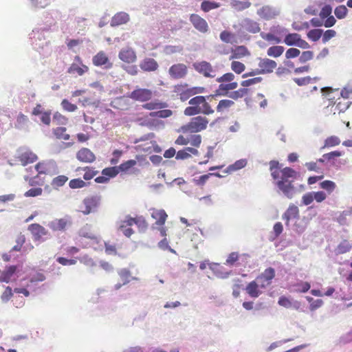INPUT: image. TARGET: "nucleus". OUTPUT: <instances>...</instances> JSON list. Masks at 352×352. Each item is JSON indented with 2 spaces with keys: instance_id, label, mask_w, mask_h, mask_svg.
Returning <instances> with one entry per match:
<instances>
[{
  "instance_id": "nucleus-1",
  "label": "nucleus",
  "mask_w": 352,
  "mask_h": 352,
  "mask_svg": "<svg viewBox=\"0 0 352 352\" xmlns=\"http://www.w3.org/2000/svg\"><path fill=\"white\" fill-rule=\"evenodd\" d=\"M270 170L280 190L288 198H292L295 192L293 182L298 176V172L290 167L280 169L278 162L274 160L270 161Z\"/></svg>"
},
{
  "instance_id": "nucleus-2",
  "label": "nucleus",
  "mask_w": 352,
  "mask_h": 352,
  "mask_svg": "<svg viewBox=\"0 0 352 352\" xmlns=\"http://www.w3.org/2000/svg\"><path fill=\"white\" fill-rule=\"evenodd\" d=\"M187 107L184 109V115L187 116H192L202 113L204 115H210L214 113V111L206 101V98L203 96H197L191 98Z\"/></svg>"
},
{
  "instance_id": "nucleus-3",
  "label": "nucleus",
  "mask_w": 352,
  "mask_h": 352,
  "mask_svg": "<svg viewBox=\"0 0 352 352\" xmlns=\"http://www.w3.org/2000/svg\"><path fill=\"white\" fill-rule=\"evenodd\" d=\"M209 120L202 116H197L190 119L187 124L182 125L179 131L183 133H196L206 129Z\"/></svg>"
},
{
  "instance_id": "nucleus-4",
  "label": "nucleus",
  "mask_w": 352,
  "mask_h": 352,
  "mask_svg": "<svg viewBox=\"0 0 352 352\" xmlns=\"http://www.w3.org/2000/svg\"><path fill=\"white\" fill-rule=\"evenodd\" d=\"M283 42L288 46L295 45L302 49H307L309 47V43L302 39L300 35L297 33L287 34Z\"/></svg>"
},
{
  "instance_id": "nucleus-5",
  "label": "nucleus",
  "mask_w": 352,
  "mask_h": 352,
  "mask_svg": "<svg viewBox=\"0 0 352 352\" xmlns=\"http://www.w3.org/2000/svg\"><path fill=\"white\" fill-rule=\"evenodd\" d=\"M152 90L146 88H137L129 94V98L139 102H147L153 98Z\"/></svg>"
},
{
  "instance_id": "nucleus-6",
  "label": "nucleus",
  "mask_w": 352,
  "mask_h": 352,
  "mask_svg": "<svg viewBox=\"0 0 352 352\" xmlns=\"http://www.w3.org/2000/svg\"><path fill=\"white\" fill-rule=\"evenodd\" d=\"M201 136L198 134H193L190 137L179 135L175 140V144L180 146H186L190 143L192 146L199 148L201 145Z\"/></svg>"
},
{
  "instance_id": "nucleus-7",
  "label": "nucleus",
  "mask_w": 352,
  "mask_h": 352,
  "mask_svg": "<svg viewBox=\"0 0 352 352\" xmlns=\"http://www.w3.org/2000/svg\"><path fill=\"white\" fill-rule=\"evenodd\" d=\"M134 224L138 226L139 231L142 232H145L148 226L146 220L142 216L131 217L128 215L126 217L122 227L132 226Z\"/></svg>"
},
{
  "instance_id": "nucleus-8",
  "label": "nucleus",
  "mask_w": 352,
  "mask_h": 352,
  "mask_svg": "<svg viewBox=\"0 0 352 352\" xmlns=\"http://www.w3.org/2000/svg\"><path fill=\"white\" fill-rule=\"evenodd\" d=\"M193 68L200 74L207 78L214 77V70L212 65L205 60L196 62L192 64Z\"/></svg>"
},
{
  "instance_id": "nucleus-9",
  "label": "nucleus",
  "mask_w": 352,
  "mask_h": 352,
  "mask_svg": "<svg viewBox=\"0 0 352 352\" xmlns=\"http://www.w3.org/2000/svg\"><path fill=\"white\" fill-rule=\"evenodd\" d=\"M168 74L173 79H182L188 74V67L184 63H176L170 67Z\"/></svg>"
},
{
  "instance_id": "nucleus-10",
  "label": "nucleus",
  "mask_w": 352,
  "mask_h": 352,
  "mask_svg": "<svg viewBox=\"0 0 352 352\" xmlns=\"http://www.w3.org/2000/svg\"><path fill=\"white\" fill-rule=\"evenodd\" d=\"M72 223L69 216H65L63 218L56 219L49 223V227L53 231H64L68 226Z\"/></svg>"
},
{
  "instance_id": "nucleus-11",
  "label": "nucleus",
  "mask_w": 352,
  "mask_h": 352,
  "mask_svg": "<svg viewBox=\"0 0 352 352\" xmlns=\"http://www.w3.org/2000/svg\"><path fill=\"white\" fill-rule=\"evenodd\" d=\"M189 20L193 27L199 32L206 33L208 31L209 27L207 21L199 14H191Z\"/></svg>"
},
{
  "instance_id": "nucleus-12",
  "label": "nucleus",
  "mask_w": 352,
  "mask_h": 352,
  "mask_svg": "<svg viewBox=\"0 0 352 352\" xmlns=\"http://www.w3.org/2000/svg\"><path fill=\"white\" fill-rule=\"evenodd\" d=\"M151 217L155 220V223L152 226L153 229L155 228V226H164L168 217V214H166L165 210L162 209L153 208L151 209Z\"/></svg>"
},
{
  "instance_id": "nucleus-13",
  "label": "nucleus",
  "mask_w": 352,
  "mask_h": 352,
  "mask_svg": "<svg viewBox=\"0 0 352 352\" xmlns=\"http://www.w3.org/2000/svg\"><path fill=\"white\" fill-rule=\"evenodd\" d=\"M277 63L275 60L270 58H261L258 63L259 73L270 74L276 69Z\"/></svg>"
},
{
  "instance_id": "nucleus-14",
  "label": "nucleus",
  "mask_w": 352,
  "mask_h": 352,
  "mask_svg": "<svg viewBox=\"0 0 352 352\" xmlns=\"http://www.w3.org/2000/svg\"><path fill=\"white\" fill-rule=\"evenodd\" d=\"M100 198L96 196L89 197L85 198L83 200V204L85 206L84 210L82 211L85 214H89L91 212H94L99 206Z\"/></svg>"
},
{
  "instance_id": "nucleus-15",
  "label": "nucleus",
  "mask_w": 352,
  "mask_h": 352,
  "mask_svg": "<svg viewBox=\"0 0 352 352\" xmlns=\"http://www.w3.org/2000/svg\"><path fill=\"white\" fill-rule=\"evenodd\" d=\"M118 57L126 63H133L137 60L136 53L131 47L122 48L118 54Z\"/></svg>"
},
{
  "instance_id": "nucleus-16",
  "label": "nucleus",
  "mask_w": 352,
  "mask_h": 352,
  "mask_svg": "<svg viewBox=\"0 0 352 352\" xmlns=\"http://www.w3.org/2000/svg\"><path fill=\"white\" fill-rule=\"evenodd\" d=\"M28 230L32 234L34 241H40L43 236L48 234V231L38 223L30 224L28 226Z\"/></svg>"
},
{
  "instance_id": "nucleus-17",
  "label": "nucleus",
  "mask_w": 352,
  "mask_h": 352,
  "mask_svg": "<svg viewBox=\"0 0 352 352\" xmlns=\"http://www.w3.org/2000/svg\"><path fill=\"white\" fill-rule=\"evenodd\" d=\"M37 158V155L30 150L21 151L17 156L18 160L23 166L36 162Z\"/></svg>"
},
{
  "instance_id": "nucleus-18",
  "label": "nucleus",
  "mask_w": 352,
  "mask_h": 352,
  "mask_svg": "<svg viewBox=\"0 0 352 352\" xmlns=\"http://www.w3.org/2000/svg\"><path fill=\"white\" fill-rule=\"evenodd\" d=\"M173 92L182 101H186L190 98L188 85L180 83L174 85Z\"/></svg>"
},
{
  "instance_id": "nucleus-19",
  "label": "nucleus",
  "mask_w": 352,
  "mask_h": 352,
  "mask_svg": "<svg viewBox=\"0 0 352 352\" xmlns=\"http://www.w3.org/2000/svg\"><path fill=\"white\" fill-rule=\"evenodd\" d=\"M199 154L197 148L194 146L186 147L177 152L175 159L177 160H184L189 159L192 155L198 156Z\"/></svg>"
},
{
  "instance_id": "nucleus-20",
  "label": "nucleus",
  "mask_w": 352,
  "mask_h": 352,
  "mask_svg": "<svg viewBox=\"0 0 352 352\" xmlns=\"http://www.w3.org/2000/svg\"><path fill=\"white\" fill-rule=\"evenodd\" d=\"M77 159L82 162L91 163L95 161L96 156L89 148H82L76 153Z\"/></svg>"
},
{
  "instance_id": "nucleus-21",
  "label": "nucleus",
  "mask_w": 352,
  "mask_h": 352,
  "mask_svg": "<svg viewBox=\"0 0 352 352\" xmlns=\"http://www.w3.org/2000/svg\"><path fill=\"white\" fill-rule=\"evenodd\" d=\"M299 217V210L298 208L294 205L291 204L285 212L283 215V219L285 220V225L287 226L289 224V221L291 219H298Z\"/></svg>"
},
{
  "instance_id": "nucleus-22",
  "label": "nucleus",
  "mask_w": 352,
  "mask_h": 352,
  "mask_svg": "<svg viewBox=\"0 0 352 352\" xmlns=\"http://www.w3.org/2000/svg\"><path fill=\"white\" fill-rule=\"evenodd\" d=\"M261 289L258 283L254 280L250 282L245 287L246 293L253 298H258L262 294Z\"/></svg>"
},
{
  "instance_id": "nucleus-23",
  "label": "nucleus",
  "mask_w": 352,
  "mask_h": 352,
  "mask_svg": "<svg viewBox=\"0 0 352 352\" xmlns=\"http://www.w3.org/2000/svg\"><path fill=\"white\" fill-rule=\"evenodd\" d=\"M242 27L245 32L252 34L258 33L261 30L259 24L256 21L249 19H246L243 21Z\"/></svg>"
},
{
  "instance_id": "nucleus-24",
  "label": "nucleus",
  "mask_w": 352,
  "mask_h": 352,
  "mask_svg": "<svg viewBox=\"0 0 352 352\" xmlns=\"http://www.w3.org/2000/svg\"><path fill=\"white\" fill-rule=\"evenodd\" d=\"M231 56L230 59L242 58L245 56L250 55V53L248 48L243 45L237 46L235 48H232Z\"/></svg>"
},
{
  "instance_id": "nucleus-25",
  "label": "nucleus",
  "mask_w": 352,
  "mask_h": 352,
  "mask_svg": "<svg viewBox=\"0 0 352 352\" xmlns=\"http://www.w3.org/2000/svg\"><path fill=\"white\" fill-rule=\"evenodd\" d=\"M142 121L141 125L145 126L150 129L159 127L163 124V122L157 119L156 117H151L149 114L140 119Z\"/></svg>"
},
{
  "instance_id": "nucleus-26",
  "label": "nucleus",
  "mask_w": 352,
  "mask_h": 352,
  "mask_svg": "<svg viewBox=\"0 0 352 352\" xmlns=\"http://www.w3.org/2000/svg\"><path fill=\"white\" fill-rule=\"evenodd\" d=\"M92 62L95 66L98 67L104 65L107 63H109L107 67H111L112 65V64L109 62L108 56L102 51L99 52L93 57Z\"/></svg>"
},
{
  "instance_id": "nucleus-27",
  "label": "nucleus",
  "mask_w": 352,
  "mask_h": 352,
  "mask_svg": "<svg viewBox=\"0 0 352 352\" xmlns=\"http://www.w3.org/2000/svg\"><path fill=\"white\" fill-rule=\"evenodd\" d=\"M140 68L145 72H154L157 69V61L151 58L144 59L140 65Z\"/></svg>"
},
{
  "instance_id": "nucleus-28",
  "label": "nucleus",
  "mask_w": 352,
  "mask_h": 352,
  "mask_svg": "<svg viewBox=\"0 0 352 352\" xmlns=\"http://www.w3.org/2000/svg\"><path fill=\"white\" fill-rule=\"evenodd\" d=\"M258 15L266 20L273 19L276 15L275 10L268 6H263L257 11Z\"/></svg>"
},
{
  "instance_id": "nucleus-29",
  "label": "nucleus",
  "mask_w": 352,
  "mask_h": 352,
  "mask_svg": "<svg viewBox=\"0 0 352 352\" xmlns=\"http://www.w3.org/2000/svg\"><path fill=\"white\" fill-rule=\"evenodd\" d=\"M351 103L352 102L349 100L337 98L336 104H334L336 105L334 113H336V111H338V113L344 112L349 109Z\"/></svg>"
},
{
  "instance_id": "nucleus-30",
  "label": "nucleus",
  "mask_w": 352,
  "mask_h": 352,
  "mask_svg": "<svg viewBox=\"0 0 352 352\" xmlns=\"http://www.w3.org/2000/svg\"><path fill=\"white\" fill-rule=\"evenodd\" d=\"M129 20V16L126 13L119 12L115 14L111 21L112 26L120 25L127 23Z\"/></svg>"
},
{
  "instance_id": "nucleus-31",
  "label": "nucleus",
  "mask_w": 352,
  "mask_h": 352,
  "mask_svg": "<svg viewBox=\"0 0 352 352\" xmlns=\"http://www.w3.org/2000/svg\"><path fill=\"white\" fill-rule=\"evenodd\" d=\"M16 271V265H10L4 271L1 272L0 282L9 283L11 278Z\"/></svg>"
},
{
  "instance_id": "nucleus-32",
  "label": "nucleus",
  "mask_w": 352,
  "mask_h": 352,
  "mask_svg": "<svg viewBox=\"0 0 352 352\" xmlns=\"http://www.w3.org/2000/svg\"><path fill=\"white\" fill-rule=\"evenodd\" d=\"M168 107V104L165 102H161L159 100H154L147 103H145L142 105L143 109L146 110H156V109H165Z\"/></svg>"
},
{
  "instance_id": "nucleus-33",
  "label": "nucleus",
  "mask_w": 352,
  "mask_h": 352,
  "mask_svg": "<svg viewBox=\"0 0 352 352\" xmlns=\"http://www.w3.org/2000/svg\"><path fill=\"white\" fill-rule=\"evenodd\" d=\"M89 71L87 66L82 65L79 66L76 63H72L68 68L67 72L69 74H77L79 76H82L84 74Z\"/></svg>"
},
{
  "instance_id": "nucleus-34",
  "label": "nucleus",
  "mask_w": 352,
  "mask_h": 352,
  "mask_svg": "<svg viewBox=\"0 0 352 352\" xmlns=\"http://www.w3.org/2000/svg\"><path fill=\"white\" fill-rule=\"evenodd\" d=\"M237 87L238 83L236 82H231L228 84H220L217 90V92H219L217 94L226 96L229 90L235 89Z\"/></svg>"
},
{
  "instance_id": "nucleus-35",
  "label": "nucleus",
  "mask_w": 352,
  "mask_h": 352,
  "mask_svg": "<svg viewBox=\"0 0 352 352\" xmlns=\"http://www.w3.org/2000/svg\"><path fill=\"white\" fill-rule=\"evenodd\" d=\"M230 6L237 11H242L250 7L251 3L249 1L232 0Z\"/></svg>"
},
{
  "instance_id": "nucleus-36",
  "label": "nucleus",
  "mask_w": 352,
  "mask_h": 352,
  "mask_svg": "<svg viewBox=\"0 0 352 352\" xmlns=\"http://www.w3.org/2000/svg\"><path fill=\"white\" fill-rule=\"evenodd\" d=\"M352 248V242L348 240L342 241L336 248V253L338 254H342L349 252Z\"/></svg>"
},
{
  "instance_id": "nucleus-37",
  "label": "nucleus",
  "mask_w": 352,
  "mask_h": 352,
  "mask_svg": "<svg viewBox=\"0 0 352 352\" xmlns=\"http://www.w3.org/2000/svg\"><path fill=\"white\" fill-rule=\"evenodd\" d=\"M25 236L20 232L19 234H17L15 242L16 245L12 247V248L10 250V252H21L22 251V249L23 248V245L25 242Z\"/></svg>"
},
{
  "instance_id": "nucleus-38",
  "label": "nucleus",
  "mask_w": 352,
  "mask_h": 352,
  "mask_svg": "<svg viewBox=\"0 0 352 352\" xmlns=\"http://www.w3.org/2000/svg\"><path fill=\"white\" fill-rule=\"evenodd\" d=\"M220 6V3L218 2L204 0L201 3V9L203 12H208L212 10L219 8Z\"/></svg>"
},
{
  "instance_id": "nucleus-39",
  "label": "nucleus",
  "mask_w": 352,
  "mask_h": 352,
  "mask_svg": "<svg viewBox=\"0 0 352 352\" xmlns=\"http://www.w3.org/2000/svg\"><path fill=\"white\" fill-rule=\"evenodd\" d=\"M285 48L280 45H274L269 47L267 50V54L269 56L278 58L284 52Z\"/></svg>"
},
{
  "instance_id": "nucleus-40",
  "label": "nucleus",
  "mask_w": 352,
  "mask_h": 352,
  "mask_svg": "<svg viewBox=\"0 0 352 352\" xmlns=\"http://www.w3.org/2000/svg\"><path fill=\"white\" fill-rule=\"evenodd\" d=\"M214 175L216 177H220L221 175L219 173H208L206 175H201L198 178H194L193 182L195 185L199 186H203L206 183L207 180L210 178V176Z\"/></svg>"
},
{
  "instance_id": "nucleus-41",
  "label": "nucleus",
  "mask_w": 352,
  "mask_h": 352,
  "mask_svg": "<svg viewBox=\"0 0 352 352\" xmlns=\"http://www.w3.org/2000/svg\"><path fill=\"white\" fill-rule=\"evenodd\" d=\"M234 104V102L231 100L223 99L219 102L217 106V112H223L229 109Z\"/></svg>"
},
{
  "instance_id": "nucleus-42",
  "label": "nucleus",
  "mask_w": 352,
  "mask_h": 352,
  "mask_svg": "<svg viewBox=\"0 0 352 352\" xmlns=\"http://www.w3.org/2000/svg\"><path fill=\"white\" fill-rule=\"evenodd\" d=\"M28 121L29 120L28 116L22 113H20L17 116L16 120L14 124L15 128L19 129H22L25 128L28 125Z\"/></svg>"
},
{
  "instance_id": "nucleus-43",
  "label": "nucleus",
  "mask_w": 352,
  "mask_h": 352,
  "mask_svg": "<svg viewBox=\"0 0 352 352\" xmlns=\"http://www.w3.org/2000/svg\"><path fill=\"white\" fill-rule=\"evenodd\" d=\"M137 164V161L135 160H129L123 163H122L120 166H117L118 168V173L121 172H128L131 168H133Z\"/></svg>"
},
{
  "instance_id": "nucleus-44",
  "label": "nucleus",
  "mask_w": 352,
  "mask_h": 352,
  "mask_svg": "<svg viewBox=\"0 0 352 352\" xmlns=\"http://www.w3.org/2000/svg\"><path fill=\"white\" fill-rule=\"evenodd\" d=\"M65 127H57L53 130V133L56 137V138L60 140H68L70 138L69 134L66 133Z\"/></svg>"
},
{
  "instance_id": "nucleus-45",
  "label": "nucleus",
  "mask_w": 352,
  "mask_h": 352,
  "mask_svg": "<svg viewBox=\"0 0 352 352\" xmlns=\"http://www.w3.org/2000/svg\"><path fill=\"white\" fill-rule=\"evenodd\" d=\"M321 91L324 95H326L330 102L333 103V104H336L335 95L337 96L338 90L333 91L331 87H323L321 89Z\"/></svg>"
},
{
  "instance_id": "nucleus-46",
  "label": "nucleus",
  "mask_w": 352,
  "mask_h": 352,
  "mask_svg": "<svg viewBox=\"0 0 352 352\" xmlns=\"http://www.w3.org/2000/svg\"><path fill=\"white\" fill-rule=\"evenodd\" d=\"M319 80L318 77L311 78L309 76L302 78H296L294 81L299 86L306 85L310 83H313Z\"/></svg>"
},
{
  "instance_id": "nucleus-47",
  "label": "nucleus",
  "mask_w": 352,
  "mask_h": 352,
  "mask_svg": "<svg viewBox=\"0 0 352 352\" xmlns=\"http://www.w3.org/2000/svg\"><path fill=\"white\" fill-rule=\"evenodd\" d=\"M173 115V111L170 109H160V111H153L149 113V116L151 117H156L157 118H166Z\"/></svg>"
},
{
  "instance_id": "nucleus-48",
  "label": "nucleus",
  "mask_w": 352,
  "mask_h": 352,
  "mask_svg": "<svg viewBox=\"0 0 352 352\" xmlns=\"http://www.w3.org/2000/svg\"><path fill=\"white\" fill-rule=\"evenodd\" d=\"M118 168L117 166H111L105 168L102 170V175L108 177L109 180L111 178H113L118 175Z\"/></svg>"
},
{
  "instance_id": "nucleus-49",
  "label": "nucleus",
  "mask_w": 352,
  "mask_h": 352,
  "mask_svg": "<svg viewBox=\"0 0 352 352\" xmlns=\"http://www.w3.org/2000/svg\"><path fill=\"white\" fill-rule=\"evenodd\" d=\"M340 144V138L336 135H331L330 137H328L324 140V146H322V148H326V147L329 148V147L336 146L339 145Z\"/></svg>"
},
{
  "instance_id": "nucleus-50",
  "label": "nucleus",
  "mask_w": 352,
  "mask_h": 352,
  "mask_svg": "<svg viewBox=\"0 0 352 352\" xmlns=\"http://www.w3.org/2000/svg\"><path fill=\"white\" fill-rule=\"evenodd\" d=\"M322 33V30L314 29L309 31L307 35L309 40L312 41H318L321 38Z\"/></svg>"
},
{
  "instance_id": "nucleus-51",
  "label": "nucleus",
  "mask_w": 352,
  "mask_h": 352,
  "mask_svg": "<svg viewBox=\"0 0 352 352\" xmlns=\"http://www.w3.org/2000/svg\"><path fill=\"white\" fill-rule=\"evenodd\" d=\"M82 169L85 171L83 175V179L85 180H90L98 173V171L95 170L92 167L86 166Z\"/></svg>"
},
{
  "instance_id": "nucleus-52",
  "label": "nucleus",
  "mask_w": 352,
  "mask_h": 352,
  "mask_svg": "<svg viewBox=\"0 0 352 352\" xmlns=\"http://www.w3.org/2000/svg\"><path fill=\"white\" fill-rule=\"evenodd\" d=\"M232 70L237 74H240L245 69V65L239 61L233 60L231 63Z\"/></svg>"
},
{
  "instance_id": "nucleus-53",
  "label": "nucleus",
  "mask_w": 352,
  "mask_h": 352,
  "mask_svg": "<svg viewBox=\"0 0 352 352\" xmlns=\"http://www.w3.org/2000/svg\"><path fill=\"white\" fill-rule=\"evenodd\" d=\"M261 37L269 42H274L275 43H279L281 42L280 36L275 35L272 32L269 33H261Z\"/></svg>"
},
{
  "instance_id": "nucleus-54",
  "label": "nucleus",
  "mask_w": 352,
  "mask_h": 352,
  "mask_svg": "<svg viewBox=\"0 0 352 352\" xmlns=\"http://www.w3.org/2000/svg\"><path fill=\"white\" fill-rule=\"evenodd\" d=\"M248 94V89L247 88H241L236 91H232L229 97L233 100H238L246 96Z\"/></svg>"
},
{
  "instance_id": "nucleus-55",
  "label": "nucleus",
  "mask_w": 352,
  "mask_h": 352,
  "mask_svg": "<svg viewBox=\"0 0 352 352\" xmlns=\"http://www.w3.org/2000/svg\"><path fill=\"white\" fill-rule=\"evenodd\" d=\"M60 104L63 109L67 112H74L78 109L75 104L70 102L67 99H63Z\"/></svg>"
},
{
  "instance_id": "nucleus-56",
  "label": "nucleus",
  "mask_w": 352,
  "mask_h": 352,
  "mask_svg": "<svg viewBox=\"0 0 352 352\" xmlns=\"http://www.w3.org/2000/svg\"><path fill=\"white\" fill-rule=\"evenodd\" d=\"M321 188L326 190L329 194H331L336 188V184L330 180H325L320 184Z\"/></svg>"
},
{
  "instance_id": "nucleus-57",
  "label": "nucleus",
  "mask_w": 352,
  "mask_h": 352,
  "mask_svg": "<svg viewBox=\"0 0 352 352\" xmlns=\"http://www.w3.org/2000/svg\"><path fill=\"white\" fill-rule=\"evenodd\" d=\"M347 8H346L345 6L343 5L336 7L334 10V14L339 19L345 18V16L347 14Z\"/></svg>"
},
{
  "instance_id": "nucleus-58",
  "label": "nucleus",
  "mask_w": 352,
  "mask_h": 352,
  "mask_svg": "<svg viewBox=\"0 0 352 352\" xmlns=\"http://www.w3.org/2000/svg\"><path fill=\"white\" fill-rule=\"evenodd\" d=\"M35 169L38 172L37 175H46L49 173L50 168L48 165L45 162H38L35 166Z\"/></svg>"
},
{
  "instance_id": "nucleus-59",
  "label": "nucleus",
  "mask_w": 352,
  "mask_h": 352,
  "mask_svg": "<svg viewBox=\"0 0 352 352\" xmlns=\"http://www.w3.org/2000/svg\"><path fill=\"white\" fill-rule=\"evenodd\" d=\"M69 186L72 189L82 188L86 186V183L81 179H73L69 181Z\"/></svg>"
},
{
  "instance_id": "nucleus-60",
  "label": "nucleus",
  "mask_w": 352,
  "mask_h": 352,
  "mask_svg": "<svg viewBox=\"0 0 352 352\" xmlns=\"http://www.w3.org/2000/svg\"><path fill=\"white\" fill-rule=\"evenodd\" d=\"M68 180V177L65 175H58L54 178L52 185L55 187L63 186Z\"/></svg>"
},
{
  "instance_id": "nucleus-61",
  "label": "nucleus",
  "mask_w": 352,
  "mask_h": 352,
  "mask_svg": "<svg viewBox=\"0 0 352 352\" xmlns=\"http://www.w3.org/2000/svg\"><path fill=\"white\" fill-rule=\"evenodd\" d=\"M261 275L263 278L267 279L272 283V279L275 277V270L272 267H268Z\"/></svg>"
},
{
  "instance_id": "nucleus-62",
  "label": "nucleus",
  "mask_w": 352,
  "mask_h": 352,
  "mask_svg": "<svg viewBox=\"0 0 352 352\" xmlns=\"http://www.w3.org/2000/svg\"><path fill=\"white\" fill-rule=\"evenodd\" d=\"M247 164V162L245 160H239L235 162L233 164L228 166V170L230 171H234L239 170L243 167H245Z\"/></svg>"
},
{
  "instance_id": "nucleus-63",
  "label": "nucleus",
  "mask_w": 352,
  "mask_h": 352,
  "mask_svg": "<svg viewBox=\"0 0 352 352\" xmlns=\"http://www.w3.org/2000/svg\"><path fill=\"white\" fill-rule=\"evenodd\" d=\"M43 193V189L41 188H33L24 193V196L26 197H34L41 195Z\"/></svg>"
},
{
  "instance_id": "nucleus-64",
  "label": "nucleus",
  "mask_w": 352,
  "mask_h": 352,
  "mask_svg": "<svg viewBox=\"0 0 352 352\" xmlns=\"http://www.w3.org/2000/svg\"><path fill=\"white\" fill-rule=\"evenodd\" d=\"M332 12V8L330 5H325L320 10L319 13L320 18L324 19L331 15Z\"/></svg>"
}]
</instances>
